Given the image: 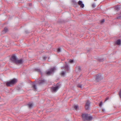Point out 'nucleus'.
<instances>
[{"label":"nucleus","instance_id":"1","mask_svg":"<svg viewBox=\"0 0 121 121\" xmlns=\"http://www.w3.org/2000/svg\"><path fill=\"white\" fill-rule=\"evenodd\" d=\"M82 116L83 119L85 121L86 120L91 121L92 119V117L91 116H89L87 114H83Z\"/></svg>","mask_w":121,"mask_h":121},{"label":"nucleus","instance_id":"2","mask_svg":"<svg viewBox=\"0 0 121 121\" xmlns=\"http://www.w3.org/2000/svg\"><path fill=\"white\" fill-rule=\"evenodd\" d=\"M16 79H13L10 81L6 82V84L7 86H11L17 82Z\"/></svg>","mask_w":121,"mask_h":121},{"label":"nucleus","instance_id":"3","mask_svg":"<svg viewBox=\"0 0 121 121\" xmlns=\"http://www.w3.org/2000/svg\"><path fill=\"white\" fill-rule=\"evenodd\" d=\"M60 88V86L57 84L55 87H52L51 90L52 92H56Z\"/></svg>","mask_w":121,"mask_h":121},{"label":"nucleus","instance_id":"4","mask_svg":"<svg viewBox=\"0 0 121 121\" xmlns=\"http://www.w3.org/2000/svg\"><path fill=\"white\" fill-rule=\"evenodd\" d=\"M56 70L55 67H54L53 68H51L50 70L46 72V74L48 75H50L53 73Z\"/></svg>","mask_w":121,"mask_h":121},{"label":"nucleus","instance_id":"5","mask_svg":"<svg viewBox=\"0 0 121 121\" xmlns=\"http://www.w3.org/2000/svg\"><path fill=\"white\" fill-rule=\"evenodd\" d=\"M17 59V58L16 56L15 55L13 56L11 58V60L13 62L15 63Z\"/></svg>","mask_w":121,"mask_h":121},{"label":"nucleus","instance_id":"6","mask_svg":"<svg viewBox=\"0 0 121 121\" xmlns=\"http://www.w3.org/2000/svg\"><path fill=\"white\" fill-rule=\"evenodd\" d=\"M102 78L101 75L100 74H99L96 76V80L97 81H99Z\"/></svg>","mask_w":121,"mask_h":121},{"label":"nucleus","instance_id":"7","mask_svg":"<svg viewBox=\"0 0 121 121\" xmlns=\"http://www.w3.org/2000/svg\"><path fill=\"white\" fill-rule=\"evenodd\" d=\"M90 104V102L88 101H87L85 106V108L86 109L88 110L89 109Z\"/></svg>","mask_w":121,"mask_h":121},{"label":"nucleus","instance_id":"8","mask_svg":"<svg viewBox=\"0 0 121 121\" xmlns=\"http://www.w3.org/2000/svg\"><path fill=\"white\" fill-rule=\"evenodd\" d=\"M45 80L41 78H40L38 81V82L39 84H42L44 82Z\"/></svg>","mask_w":121,"mask_h":121},{"label":"nucleus","instance_id":"9","mask_svg":"<svg viewBox=\"0 0 121 121\" xmlns=\"http://www.w3.org/2000/svg\"><path fill=\"white\" fill-rule=\"evenodd\" d=\"M23 62V60L22 59H21L19 60H18L17 59L15 63L17 64H22Z\"/></svg>","mask_w":121,"mask_h":121},{"label":"nucleus","instance_id":"10","mask_svg":"<svg viewBox=\"0 0 121 121\" xmlns=\"http://www.w3.org/2000/svg\"><path fill=\"white\" fill-rule=\"evenodd\" d=\"M78 4L80 5V7L82 8H83L84 7V4L82 3V2L81 1H79L78 2Z\"/></svg>","mask_w":121,"mask_h":121},{"label":"nucleus","instance_id":"11","mask_svg":"<svg viewBox=\"0 0 121 121\" xmlns=\"http://www.w3.org/2000/svg\"><path fill=\"white\" fill-rule=\"evenodd\" d=\"M115 43L117 45H121V41L120 39H118L115 42Z\"/></svg>","mask_w":121,"mask_h":121},{"label":"nucleus","instance_id":"12","mask_svg":"<svg viewBox=\"0 0 121 121\" xmlns=\"http://www.w3.org/2000/svg\"><path fill=\"white\" fill-rule=\"evenodd\" d=\"M65 65L64 67V68L67 71H68L69 70V68L68 65L67 64V63L66 62H65Z\"/></svg>","mask_w":121,"mask_h":121},{"label":"nucleus","instance_id":"13","mask_svg":"<svg viewBox=\"0 0 121 121\" xmlns=\"http://www.w3.org/2000/svg\"><path fill=\"white\" fill-rule=\"evenodd\" d=\"M76 70L78 71V72H79L81 70L80 67L79 66L77 67L76 68Z\"/></svg>","mask_w":121,"mask_h":121},{"label":"nucleus","instance_id":"14","mask_svg":"<svg viewBox=\"0 0 121 121\" xmlns=\"http://www.w3.org/2000/svg\"><path fill=\"white\" fill-rule=\"evenodd\" d=\"M33 104L32 103H29L28 104V106L30 108H31L33 106Z\"/></svg>","mask_w":121,"mask_h":121},{"label":"nucleus","instance_id":"15","mask_svg":"<svg viewBox=\"0 0 121 121\" xmlns=\"http://www.w3.org/2000/svg\"><path fill=\"white\" fill-rule=\"evenodd\" d=\"M115 9L117 11H118L120 9V7L118 6H116L115 7Z\"/></svg>","mask_w":121,"mask_h":121},{"label":"nucleus","instance_id":"16","mask_svg":"<svg viewBox=\"0 0 121 121\" xmlns=\"http://www.w3.org/2000/svg\"><path fill=\"white\" fill-rule=\"evenodd\" d=\"M74 108L76 110H78L79 108V107L78 106V105H76L74 106Z\"/></svg>","mask_w":121,"mask_h":121},{"label":"nucleus","instance_id":"17","mask_svg":"<svg viewBox=\"0 0 121 121\" xmlns=\"http://www.w3.org/2000/svg\"><path fill=\"white\" fill-rule=\"evenodd\" d=\"M8 30L7 28L6 27H5L4 28L3 32V33H5L8 31Z\"/></svg>","mask_w":121,"mask_h":121},{"label":"nucleus","instance_id":"18","mask_svg":"<svg viewBox=\"0 0 121 121\" xmlns=\"http://www.w3.org/2000/svg\"><path fill=\"white\" fill-rule=\"evenodd\" d=\"M32 87L34 89H35V90H36L37 87H36V86L35 85H33L32 86Z\"/></svg>","mask_w":121,"mask_h":121},{"label":"nucleus","instance_id":"19","mask_svg":"<svg viewBox=\"0 0 121 121\" xmlns=\"http://www.w3.org/2000/svg\"><path fill=\"white\" fill-rule=\"evenodd\" d=\"M77 86L79 88H82V86L80 84H78L77 85Z\"/></svg>","mask_w":121,"mask_h":121},{"label":"nucleus","instance_id":"20","mask_svg":"<svg viewBox=\"0 0 121 121\" xmlns=\"http://www.w3.org/2000/svg\"><path fill=\"white\" fill-rule=\"evenodd\" d=\"M65 73V72H64L62 71L61 73V75L62 76H64Z\"/></svg>","mask_w":121,"mask_h":121},{"label":"nucleus","instance_id":"21","mask_svg":"<svg viewBox=\"0 0 121 121\" xmlns=\"http://www.w3.org/2000/svg\"><path fill=\"white\" fill-rule=\"evenodd\" d=\"M36 70L37 71H39L40 73H41V75L42 73L41 72V71H40V70L39 69H36Z\"/></svg>","mask_w":121,"mask_h":121},{"label":"nucleus","instance_id":"22","mask_svg":"<svg viewBox=\"0 0 121 121\" xmlns=\"http://www.w3.org/2000/svg\"><path fill=\"white\" fill-rule=\"evenodd\" d=\"M119 95L120 97L121 98V89L120 90L119 92Z\"/></svg>","mask_w":121,"mask_h":121},{"label":"nucleus","instance_id":"23","mask_svg":"<svg viewBox=\"0 0 121 121\" xmlns=\"http://www.w3.org/2000/svg\"><path fill=\"white\" fill-rule=\"evenodd\" d=\"M57 51L58 52H60L61 51V50L60 48H58Z\"/></svg>","mask_w":121,"mask_h":121},{"label":"nucleus","instance_id":"24","mask_svg":"<svg viewBox=\"0 0 121 121\" xmlns=\"http://www.w3.org/2000/svg\"><path fill=\"white\" fill-rule=\"evenodd\" d=\"M73 60H70L69 61V62L70 63H72L73 62Z\"/></svg>","mask_w":121,"mask_h":121},{"label":"nucleus","instance_id":"25","mask_svg":"<svg viewBox=\"0 0 121 121\" xmlns=\"http://www.w3.org/2000/svg\"><path fill=\"white\" fill-rule=\"evenodd\" d=\"M104 22V19H103L101 21V23H102Z\"/></svg>","mask_w":121,"mask_h":121},{"label":"nucleus","instance_id":"26","mask_svg":"<svg viewBox=\"0 0 121 121\" xmlns=\"http://www.w3.org/2000/svg\"><path fill=\"white\" fill-rule=\"evenodd\" d=\"M102 102H100V103L99 104V106H100L101 107L102 105Z\"/></svg>","mask_w":121,"mask_h":121},{"label":"nucleus","instance_id":"27","mask_svg":"<svg viewBox=\"0 0 121 121\" xmlns=\"http://www.w3.org/2000/svg\"><path fill=\"white\" fill-rule=\"evenodd\" d=\"M92 7L94 8L95 7V4H93L92 5Z\"/></svg>","mask_w":121,"mask_h":121},{"label":"nucleus","instance_id":"28","mask_svg":"<svg viewBox=\"0 0 121 121\" xmlns=\"http://www.w3.org/2000/svg\"><path fill=\"white\" fill-rule=\"evenodd\" d=\"M117 18L118 19L121 18V16L118 17H117Z\"/></svg>","mask_w":121,"mask_h":121},{"label":"nucleus","instance_id":"29","mask_svg":"<svg viewBox=\"0 0 121 121\" xmlns=\"http://www.w3.org/2000/svg\"><path fill=\"white\" fill-rule=\"evenodd\" d=\"M46 58L47 57H44V60H45L46 59Z\"/></svg>","mask_w":121,"mask_h":121},{"label":"nucleus","instance_id":"30","mask_svg":"<svg viewBox=\"0 0 121 121\" xmlns=\"http://www.w3.org/2000/svg\"><path fill=\"white\" fill-rule=\"evenodd\" d=\"M108 99V98H106V100L105 101H106Z\"/></svg>","mask_w":121,"mask_h":121},{"label":"nucleus","instance_id":"31","mask_svg":"<svg viewBox=\"0 0 121 121\" xmlns=\"http://www.w3.org/2000/svg\"><path fill=\"white\" fill-rule=\"evenodd\" d=\"M104 109H103V111H104Z\"/></svg>","mask_w":121,"mask_h":121}]
</instances>
